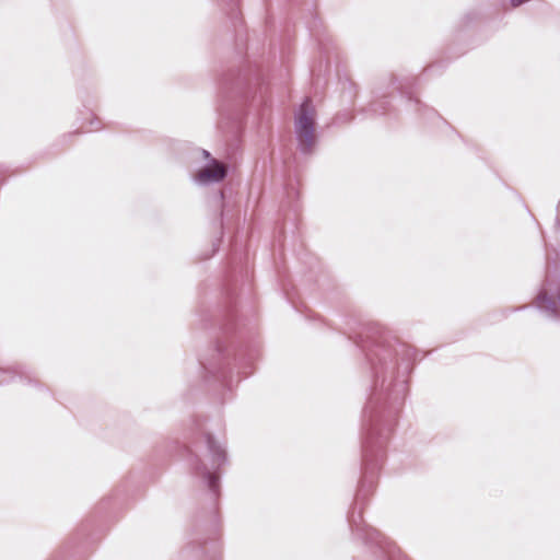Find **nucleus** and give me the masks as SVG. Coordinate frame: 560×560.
Returning <instances> with one entry per match:
<instances>
[{"instance_id":"1","label":"nucleus","mask_w":560,"mask_h":560,"mask_svg":"<svg viewBox=\"0 0 560 560\" xmlns=\"http://www.w3.org/2000/svg\"><path fill=\"white\" fill-rule=\"evenodd\" d=\"M296 132L305 149L315 143V109L307 98L303 102L296 116Z\"/></svg>"},{"instance_id":"2","label":"nucleus","mask_w":560,"mask_h":560,"mask_svg":"<svg viewBox=\"0 0 560 560\" xmlns=\"http://www.w3.org/2000/svg\"><path fill=\"white\" fill-rule=\"evenodd\" d=\"M226 166L223 163L212 160L210 165L200 168L195 178L202 184L220 182L226 176Z\"/></svg>"}]
</instances>
